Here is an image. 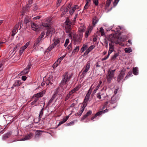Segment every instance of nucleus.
Returning <instances> with one entry per match:
<instances>
[{
    "mask_svg": "<svg viewBox=\"0 0 147 147\" xmlns=\"http://www.w3.org/2000/svg\"><path fill=\"white\" fill-rule=\"evenodd\" d=\"M73 74H70L68 72H66L63 74V76L61 82V85L65 84L69 81L71 78Z\"/></svg>",
    "mask_w": 147,
    "mask_h": 147,
    "instance_id": "nucleus-1",
    "label": "nucleus"
},
{
    "mask_svg": "<svg viewBox=\"0 0 147 147\" xmlns=\"http://www.w3.org/2000/svg\"><path fill=\"white\" fill-rule=\"evenodd\" d=\"M117 101V99L116 96L115 95L113 96L111 98L109 102L107 101L104 103V105L102 108V109H104L105 108L107 107L108 104L109 103V106L111 107V105L115 103Z\"/></svg>",
    "mask_w": 147,
    "mask_h": 147,
    "instance_id": "nucleus-2",
    "label": "nucleus"
},
{
    "mask_svg": "<svg viewBox=\"0 0 147 147\" xmlns=\"http://www.w3.org/2000/svg\"><path fill=\"white\" fill-rule=\"evenodd\" d=\"M33 0H28V3L25 7H23V10L22 12V16L24 15V13L28 11L29 9L31 7V4L33 2Z\"/></svg>",
    "mask_w": 147,
    "mask_h": 147,
    "instance_id": "nucleus-3",
    "label": "nucleus"
},
{
    "mask_svg": "<svg viewBox=\"0 0 147 147\" xmlns=\"http://www.w3.org/2000/svg\"><path fill=\"white\" fill-rule=\"evenodd\" d=\"M65 22L66 25L65 26V31L67 33L70 34L71 32V22L68 18H67L66 19Z\"/></svg>",
    "mask_w": 147,
    "mask_h": 147,
    "instance_id": "nucleus-4",
    "label": "nucleus"
},
{
    "mask_svg": "<svg viewBox=\"0 0 147 147\" xmlns=\"http://www.w3.org/2000/svg\"><path fill=\"white\" fill-rule=\"evenodd\" d=\"M119 38L115 34H111L108 38V40L111 42L112 43H115L117 44L118 43Z\"/></svg>",
    "mask_w": 147,
    "mask_h": 147,
    "instance_id": "nucleus-5",
    "label": "nucleus"
},
{
    "mask_svg": "<svg viewBox=\"0 0 147 147\" xmlns=\"http://www.w3.org/2000/svg\"><path fill=\"white\" fill-rule=\"evenodd\" d=\"M83 35V33H81L74 36L73 37L74 42L80 43L82 39Z\"/></svg>",
    "mask_w": 147,
    "mask_h": 147,
    "instance_id": "nucleus-6",
    "label": "nucleus"
},
{
    "mask_svg": "<svg viewBox=\"0 0 147 147\" xmlns=\"http://www.w3.org/2000/svg\"><path fill=\"white\" fill-rule=\"evenodd\" d=\"M126 70V69L124 68H123L121 70L120 73L117 78V81L118 82H120L123 79L125 74Z\"/></svg>",
    "mask_w": 147,
    "mask_h": 147,
    "instance_id": "nucleus-7",
    "label": "nucleus"
},
{
    "mask_svg": "<svg viewBox=\"0 0 147 147\" xmlns=\"http://www.w3.org/2000/svg\"><path fill=\"white\" fill-rule=\"evenodd\" d=\"M90 62L89 61H88L85 66V69L83 71L81 74V76H82V77H84L85 76L86 73L89 70L90 68Z\"/></svg>",
    "mask_w": 147,
    "mask_h": 147,
    "instance_id": "nucleus-8",
    "label": "nucleus"
},
{
    "mask_svg": "<svg viewBox=\"0 0 147 147\" xmlns=\"http://www.w3.org/2000/svg\"><path fill=\"white\" fill-rule=\"evenodd\" d=\"M46 92L45 90H44L42 91L34 94L32 97L33 98H38L42 97L45 94Z\"/></svg>",
    "mask_w": 147,
    "mask_h": 147,
    "instance_id": "nucleus-9",
    "label": "nucleus"
},
{
    "mask_svg": "<svg viewBox=\"0 0 147 147\" xmlns=\"http://www.w3.org/2000/svg\"><path fill=\"white\" fill-rule=\"evenodd\" d=\"M31 64L29 63L26 68L20 73V75H25L28 74L29 71V69L31 68Z\"/></svg>",
    "mask_w": 147,
    "mask_h": 147,
    "instance_id": "nucleus-10",
    "label": "nucleus"
},
{
    "mask_svg": "<svg viewBox=\"0 0 147 147\" xmlns=\"http://www.w3.org/2000/svg\"><path fill=\"white\" fill-rule=\"evenodd\" d=\"M12 134V132L11 131H8L6 133L4 134L2 137L3 140H5L9 138Z\"/></svg>",
    "mask_w": 147,
    "mask_h": 147,
    "instance_id": "nucleus-11",
    "label": "nucleus"
},
{
    "mask_svg": "<svg viewBox=\"0 0 147 147\" xmlns=\"http://www.w3.org/2000/svg\"><path fill=\"white\" fill-rule=\"evenodd\" d=\"M33 136V134L31 133H30V134H28L25 136L24 138H22L20 140H29Z\"/></svg>",
    "mask_w": 147,
    "mask_h": 147,
    "instance_id": "nucleus-12",
    "label": "nucleus"
},
{
    "mask_svg": "<svg viewBox=\"0 0 147 147\" xmlns=\"http://www.w3.org/2000/svg\"><path fill=\"white\" fill-rule=\"evenodd\" d=\"M92 111L91 110L89 111L85 115L83 116L81 118L82 120H84L85 118H87L88 116L92 114Z\"/></svg>",
    "mask_w": 147,
    "mask_h": 147,
    "instance_id": "nucleus-13",
    "label": "nucleus"
},
{
    "mask_svg": "<svg viewBox=\"0 0 147 147\" xmlns=\"http://www.w3.org/2000/svg\"><path fill=\"white\" fill-rule=\"evenodd\" d=\"M22 84V82L21 81L18 80L16 81L15 83L13 84L12 88H13L14 87L18 86H20Z\"/></svg>",
    "mask_w": 147,
    "mask_h": 147,
    "instance_id": "nucleus-14",
    "label": "nucleus"
},
{
    "mask_svg": "<svg viewBox=\"0 0 147 147\" xmlns=\"http://www.w3.org/2000/svg\"><path fill=\"white\" fill-rule=\"evenodd\" d=\"M31 26L32 29L34 31L37 30L39 28L38 26L36 24L34 23H33L31 24Z\"/></svg>",
    "mask_w": 147,
    "mask_h": 147,
    "instance_id": "nucleus-15",
    "label": "nucleus"
},
{
    "mask_svg": "<svg viewBox=\"0 0 147 147\" xmlns=\"http://www.w3.org/2000/svg\"><path fill=\"white\" fill-rule=\"evenodd\" d=\"M88 47V45L87 44H84L81 49V53L83 52Z\"/></svg>",
    "mask_w": 147,
    "mask_h": 147,
    "instance_id": "nucleus-16",
    "label": "nucleus"
},
{
    "mask_svg": "<svg viewBox=\"0 0 147 147\" xmlns=\"http://www.w3.org/2000/svg\"><path fill=\"white\" fill-rule=\"evenodd\" d=\"M42 26L45 27L46 28L49 29L50 27V25L49 23H47L45 22H43L42 23Z\"/></svg>",
    "mask_w": 147,
    "mask_h": 147,
    "instance_id": "nucleus-17",
    "label": "nucleus"
},
{
    "mask_svg": "<svg viewBox=\"0 0 147 147\" xmlns=\"http://www.w3.org/2000/svg\"><path fill=\"white\" fill-rule=\"evenodd\" d=\"M42 132V131L40 130H37L35 133V139H36L37 137H38L39 136L41 135V132Z\"/></svg>",
    "mask_w": 147,
    "mask_h": 147,
    "instance_id": "nucleus-18",
    "label": "nucleus"
},
{
    "mask_svg": "<svg viewBox=\"0 0 147 147\" xmlns=\"http://www.w3.org/2000/svg\"><path fill=\"white\" fill-rule=\"evenodd\" d=\"M102 83V82L101 81H99V83L98 84V85H97V86L96 87L95 89H94L93 91V93L94 94L96 92L97 90L99 88V87L100 86V84Z\"/></svg>",
    "mask_w": 147,
    "mask_h": 147,
    "instance_id": "nucleus-19",
    "label": "nucleus"
},
{
    "mask_svg": "<svg viewBox=\"0 0 147 147\" xmlns=\"http://www.w3.org/2000/svg\"><path fill=\"white\" fill-rule=\"evenodd\" d=\"M85 30V28L84 26H81L80 27L79 29V31L80 32H84Z\"/></svg>",
    "mask_w": 147,
    "mask_h": 147,
    "instance_id": "nucleus-20",
    "label": "nucleus"
},
{
    "mask_svg": "<svg viewBox=\"0 0 147 147\" xmlns=\"http://www.w3.org/2000/svg\"><path fill=\"white\" fill-rule=\"evenodd\" d=\"M84 111V110H82V109L80 108V111L78 113H76L75 114L76 116H80L81 115Z\"/></svg>",
    "mask_w": 147,
    "mask_h": 147,
    "instance_id": "nucleus-21",
    "label": "nucleus"
},
{
    "mask_svg": "<svg viewBox=\"0 0 147 147\" xmlns=\"http://www.w3.org/2000/svg\"><path fill=\"white\" fill-rule=\"evenodd\" d=\"M68 119V118L67 117H66V118H64L62 121L59 122L58 125H61L67 121Z\"/></svg>",
    "mask_w": 147,
    "mask_h": 147,
    "instance_id": "nucleus-22",
    "label": "nucleus"
},
{
    "mask_svg": "<svg viewBox=\"0 0 147 147\" xmlns=\"http://www.w3.org/2000/svg\"><path fill=\"white\" fill-rule=\"evenodd\" d=\"M44 110V108H42L41 109L39 113V115L38 116V117L39 119H40L42 118Z\"/></svg>",
    "mask_w": 147,
    "mask_h": 147,
    "instance_id": "nucleus-23",
    "label": "nucleus"
},
{
    "mask_svg": "<svg viewBox=\"0 0 147 147\" xmlns=\"http://www.w3.org/2000/svg\"><path fill=\"white\" fill-rule=\"evenodd\" d=\"M60 63L57 60L53 64V68H56Z\"/></svg>",
    "mask_w": 147,
    "mask_h": 147,
    "instance_id": "nucleus-24",
    "label": "nucleus"
},
{
    "mask_svg": "<svg viewBox=\"0 0 147 147\" xmlns=\"http://www.w3.org/2000/svg\"><path fill=\"white\" fill-rule=\"evenodd\" d=\"M133 72L135 75H138V72L137 68L136 67L133 68Z\"/></svg>",
    "mask_w": 147,
    "mask_h": 147,
    "instance_id": "nucleus-25",
    "label": "nucleus"
},
{
    "mask_svg": "<svg viewBox=\"0 0 147 147\" xmlns=\"http://www.w3.org/2000/svg\"><path fill=\"white\" fill-rule=\"evenodd\" d=\"M79 49V46L76 47L75 49L73 50L72 54H74L76 52L77 53Z\"/></svg>",
    "mask_w": 147,
    "mask_h": 147,
    "instance_id": "nucleus-26",
    "label": "nucleus"
},
{
    "mask_svg": "<svg viewBox=\"0 0 147 147\" xmlns=\"http://www.w3.org/2000/svg\"><path fill=\"white\" fill-rule=\"evenodd\" d=\"M72 94L73 93H72V92L70 91L69 93L67 94V96H66L65 99V101L67 100L71 97Z\"/></svg>",
    "mask_w": 147,
    "mask_h": 147,
    "instance_id": "nucleus-27",
    "label": "nucleus"
},
{
    "mask_svg": "<svg viewBox=\"0 0 147 147\" xmlns=\"http://www.w3.org/2000/svg\"><path fill=\"white\" fill-rule=\"evenodd\" d=\"M30 19L28 17H26L24 20V22L26 24H27V23L30 22Z\"/></svg>",
    "mask_w": 147,
    "mask_h": 147,
    "instance_id": "nucleus-28",
    "label": "nucleus"
},
{
    "mask_svg": "<svg viewBox=\"0 0 147 147\" xmlns=\"http://www.w3.org/2000/svg\"><path fill=\"white\" fill-rule=\"evenodd\" d=\"M60 42V40L58 39H55L54 42L52 44L55 47Z\"/></svg>",
    "mask_w": 147,
    "mask_h": 147,
    "instance_id": "nucleus-29",
    "label": "nucleus"
},
{
    "mask_svg": "<svg viewBox=\"0 0 147 147\" xmlns=\"http://www.w3.org/2000/svg\"><path fill=\"white\" fill-rule=\"evenodd\" d=\"M52 81V79L51 80V79L50 78H49L46 81V83L47 85H51L52 84L51 82Z\"/></svg>",
    "mask_w": 147,
    "mask_h": 147,
    "instance_id": "nucleus-30",
    "label": "nucleus"
},
{
    "mask_svg": "<svg viewBox=\"0 0 147 147\" xmlns=\"http://www.w3.org/2000/svg\"><path fill=\"white\" fill-rule=\"evenodd\" d=\"M119 55L118 53H116L113 55L111 57V59L112 60H115L117 57Z\"/></svg>",
    "mask_w": 147,
    "mask_h": 147,
    "instance_id": "nucleus-31",
    "label": "nucleus"
},
{
    "mask_svg": "<svg viewBox=\"0 0 147 147\" xmlns=\"http://www.w3.org/2000/svg\"><path fill=\"white\" fill-rule=\"evenodd\" d=\"M18 31V30L14 28L12 31L11 36H14Z\"/></svg>",
    "mask_w": 147,
    "mask_h": 147,
    "instance_id": "nucleus-32",
    "label": "nucleus"
},
{
    "mask_svg": "<svg viewBox=\"0 0 147 147\" xmlns=\"http://www.w3.org/2000/svg\"><path fill=\"white\" fill-rule=\"evenodd\" d=\"M79 88L80 87L79 86H76V87H75L71 91L73 93L76 91L78 90H79Z\"/></svg>",
    "mask_w": 147,
    "mask_h": 147,
    "instance_id": "nucleus-33",
    "label": "nucleus"
},
{
    "mask_svg": "<svg viewBox=\"0 0 147 147\" xmlns=\"http://www.w3.org/2000/svg\"><path fill=\"white\" fill-rule=\"evenodd\" d=\"M90 95H88V94H86V95L85 97V98L84 100V102H88V101L89 100V97H90Z\"/></svg>",
    "mask_w": 147,
    "mask_h": 147,
    "instance_id": "nucleus-34",
    "label": "nucleus"
},
{
    "mask_svg": "<svg viewBox=\"0 0 147 147\" xmlns=\"http://www.w3.org/2000/svg\"><path fill=\"white\" fill-rule=\"evenodd\" d=\"M124 50L126 53H129L131 52L132 50L131 48H125Z\"/></svg>",
    "mask_w": 147,
    "mask_h": 147,
    "instance_id": "nucleus-35",
    "label": "nucleus"
},
{
    "mask_svg": "<svg viewBox=\"0 0 147 147\" xmlns=\"http://www.w3.org/2000/svg\"><path fill=\"white\" fill-rule=\"evenodd\" d=\"M41 40H40V39H39L38 38H37V39L36 41V42L34 43V46H36L38 44V43L40 42Z\"/></svg>",
    "mask_w": 147,
    "mask_h": 147,
    "instance_id": "nucleus-36",
    "label": "nucleus"
},
{
    "mask_svg": "<svg viewBox=\"0 0 147 147\" xmlns=\"http://www.w3.org/2000/svg\"><path fill=\"white\" fill-rule=\"evenodd\" d=\"M87 102H83V105L81 106V108L83 110H84L86 106Z\"/></svg>",
    "mask_w": 147,
    "mask_h": 147,
    "instance_id": "nucleus-37",
    "label": "nucleus"
},
{
    "mask_svg": "<svg viewBox=\"0 0 147 147\" xmlns=\"http://www.w3.org/2000/svg\"><path fill=\"white\" fill-rule=\"evenodd\" d=\"M99 31L100 32L101 35L102 36H103L105 34L104 30L102 27L100 28Z\"/></svg>",
    "mask_w": 147,
    "mask_h": 147,
    "instance_id": "nucleus-38",
    "label": "nucleus"
},
{
    "mask_svg": "<svg viewBox=\"0 0 147 147\" xmlns=\"http://www.w3.org/2000/svg\"><path fill=\"white\" fill-rule=\"evenodd\" d=\"M38 100V98H35V99L31 103V104L32 105H34V106L37 105H36L35 104V103Z\"/></svg>",
    "mask_w": 147,
    "mask_h": 147,
    "instance_id": "nucleus-39",
    "label": "nucleus"
},
{
    "mask_svg": "<svg viewBox=\"0 0 147 147\" xmlns=\"http://www.w3.org/2000/svg\"><path fill=\"white\" fill-rule=\"evenodd\" d=\"M94 47L95 46L94 45H92L90 46L87 50L88 51V52H90L94 48Z\"/></svg>",
    "mask_w": 147,
    "mask_h": 147,
    "instance_id": "nucleus-40",
    "label": "nucleus"
},
{
    "mask_svg": "<svg viewBox=\"0 0 147 147\" xmlns=\"http://www.w3.org/2000/svg\"><path fill=\"white\" fill-rule=\"evenodd\" d=\"M29 44L30 42H28L24 46L22 47L21 48H22L24 50L27 48L28 46L29 45Z\"/></svg>",
    "mask_w": 147,
    "mask_h": 147,
    "instance_id": "nucleus-41",
    "label": "nucleus"
},
{
    "mask_svg": "<svg viewBox=\"0 0 147 147\" xmlns=\"http://www.w3.org/2000/svg\"><path fill=\"white\" fill-rule=\"evenodd\" d=\"M114 74L111 72V71H109L108 75V76L113 78V77H114Z\"/></svg>",
    "mask_w": 147,
    "mask_h": 147,
    "instance_id": "nucleus-42",
    "label": "nucleus"
},
{
    "mask_svg": "<svg viewBox=\"0 0 147 147\" xmlns=\"http://www.w3.org/2000/svg\"><path fill=\"white\" fill-rule=\"evenodd\" d=\"M45 34V32H42L40 34V35L38 37V38L39 39H40V40H42V38L44 36Z\"/></svg>",
    "mask_w": 147,
    "mask_h": 147,
    "instance_id": "nucleus-43",
    "label": "nucleus"
},
{
    "mask_svg": "<svg viewBox=\"0 0 147 147\" xmlns=\"http://www.w3.org/2000/svg\"><path fill=\"white\" fill-rule=\"evenodd\" d=\"M90 33H91L90 32H89L88 31H86L84 34L85 37L86 38H87Z\"/></svg>",
    "mask_w": 147,
    "mask_h": 147,
    "instance_id": "nucleus-44",
    "label": "nucleus"
},
{
    "mask_svg": "<svg viewBox=\"0 0 147 147\" xmlns=\"http://www.w3.org/2000/svg\"><path fill=\"white\" fill-rule=\"evenodd\" d=\"M66 54L65 55H63L60 58H59L57 60L59 61V62H61V61L63 59L64 57L65 56Z\"/></svg>",
    "mask_w": 147,
    "mask_h": 147,
    "instance_id": "nucleus-45",
    "label": "nucleus"
},
{
    "mask_svg": "<svg viewBox=\"0 0 147 147\" xmlns=\"http://www.w3.org/2000/svg\"><path fill=\"white\" fill-rule=\"evenodd\" d=\"M113 78L107 76V81L109 83H110L111 82V80H112L113 79Z\"/></svg>",
    "mask_w": 147,
    "mask_h": 147,
    "instance_id": "nucleus-46",
    "label": "nucleus"
},
{
    "mask_svg": "<svg viewBox=\"0 0 147 147\" xmlns=\"http://www.w3.org/2000/svg\"><path fill=\"white\" fill-rule=\"evenodd\" d=\"M55 47L52 44L47 49V50L49 51L51 50Z\"/></svg>",
    "mask_w": 147,
    "mask_h": 147,
    "instance_id": "nucleus-47",
    "label": "nucleus"
},
{
    "mask_svg": "<svg viewBox=\"0 0 147 147\" xmlns=\"http://www.w3.org/2000/svg\"><path fill=\"white\" fill-rule=\"evenodd\" d=\"M112 0H107L106 4V6L107 7H108L109 6Z\"/></svg>",
    "mask_w": 147,
    "mask_h": 147,
    "instance_id": "nucleus-48",
    "label": "nucleus"
},
{
    "mask_svg": "<svg viewBox=\"0 0 147 147\" xmlns=\"http://www.w3.org/2000/svg\"><path fill=\"white\" fill-rule=\"evenodd\" d=\"M69 41L68 39L67 38V39H66V40H65V43L64 44V46L65 47H67L68 44V43H69Z\"/></svg>",
    "mask_w": 147,
    "mask_h": 147,
    "instance_id": "nucleus-49",
    "label": "nucleus"
},
{
    "mask_svg": "<svg viewBox=\"0 0 147 147\" xmlns=\"http://www.w3.org/2000/svg\"><path fill=\"white\" fill-rule=\"evenodd\" d=\"M92 85H92L91 86V87H90L89 89V90L88 93H87V94L89 95H90L91 93L92 92V91L93 89V88H92Z\"/></svg>",
    "mask_w": 147,
    "mask_h": 147,
    "instance_id": "nucleus-50",
    "label": "nucleus"
},
{
    "mask_svg": "<svg viewBox=\"0 0 147 147\" xmlns=\"http://www.w3.org/2000/svg\"><path fill=\"white\" fill-rule=\"evenodd\" d=\"M93 29V27L92 26H90L88 27L86 31H88L89 32L91 33V32Z\"/></svg>",
    "mask_w": 147,
    "mask_h": 147,
    "instance_id": "nucleus-51",
    "label": "nucleus"
},
{
    "mask_svg": "<svg viewBox=\"0 0 147 147\" xmlns=\"http://www.w3.org/2000/svg\"><path fill=\"white\" fill-rule=\"evenodd\" d=\"M132 74L131 72H129L127 74V75L125 78V80H126L129 77L131 76Z\"/></svg>",
    "mask_w": 147,
    "mask_h": 147,
    "instance_id": "nucleus-52",
    "label": "nucleus"
},
{
    "mask_svg": "<svg viewBox=\"0 0 147 147\" xmlns=\"http://www.w3.org/2000/svg\"><path fill=\"white\" fill-rule=\"evenodd\" d=\"M54 100H53L52 98L50 99L49 100V102L47 103V105H51V103L53 102Z\"/></svg>",
    "mask_w": 147,
    "mask_h": 147,
    "instance_id": "nucleus-53",
    "label": "nucleus"
},
{
    "mask_svg": "<svg viewBox=\"0 0 147 147\" xmlns=\"http://www.w3.org/2000/svg\"><path fill=\"white\" fill-rule=\"evenodd\" d=\"M98 21L95 19H94L92 21V24L94 26L97 23Z\"/></svg>",
    "mask_w": 147,
    "mask_h": 147,
    "instance_id": "nucleus-54",
    "label": "nucleus"
},
{
    "mask_svg": "<svg viewBox=\"0 0 147 147\" xmlns=\"http://www.w3.org/2000/svg\"><path fill=\"white\" fill-rule=\"evenodd\" d=\"M24 50L22 49L21 48L19 51V54L20 56H21L23 53Z\"/></svg>",
    "mask_w": 147,
    "mask_h": 147,
    "instance_id": "nucleus-55",
    "label": "nucleus"
},
{
    "mask_svg": "<svg viewBox=\"0 0 147 147\" xmlns=\"http://www.w3.org/2000/svg\"><path fill=\"white\" fill-rule=\"evenodd\" d=\"M109 49L114 50V47L113 45H112V43H109Z\"/></svg>",
    "mask_w": 147,
    "mask_h": 147,
    "instance_id": "nucleus-56",
    "label": "nucleus"
},
{
    "mask_svg": "<svg viewBox=\"0 0 147 147\" xmlns=\"http://www.w3.org/2000/svg\"><path fill=\"white\" fill-rule=\"evenodd\" d=\"M74 121H72L71 122L67 123L66 125V126H69L73 125L74 124Z\"/></svg>",
    "mask_w": 147,
    "mask_h": 147,
    "instance_id": "nucleus-57",
    "label": "nucleus"
},
{
    "mask_svg": "<svg viewBox=\"0 0 147 147\" xmlns=\"http://www.w3.org/2000/svg\"><path fill=\"white\" fill-rule=\"evenodd\" d=\"M103 113V111H99L96 114V115L97 116H98L102 114Z\"/></svg>",
    "mask_w": 147,
    "mask_h": 147,
    "instance_id": "nucleus-58",
    "label": "nucleus"
},
{
    "mask_svg": "<svg viewBox=\"0 0 147 147\" xmlns=\"http://www.w3.org/2000/svg\"><path fill=\"white\" fill-rule=\"evenodd\" d=\"M19 141V140L17 138H14L13 140H11L9 142V143H13L15 142H16Z\"/></svg>",
    "mask_w": 147,
    "mask_h": 147,
    "instance_id": "nucleus-59",
    "label": "nucleus"
},
{
    "mask_svg": "<svg viewBox=\"0 0 147 147\" xmlns=\"http://www.w3.org/2000/svg\"><path fill=\"white\" fill-rule=\"evenodd\" d=\"M93 3L96 5H97L98 4V0H93Z\"/></svg>",
    "mask_w": 147,
    "mask_h": 147,
    "instance_id": "nucleus-60",
    "label": "nucleus"
},
{
    "mask_svg": "<svg viewBox=\"0 0 147 147\" xmlns=\"http://www.w3.org/2000/svg\"><path fill=\"white\" fill-rule=\"evenodd\" d=\"M69 9L68 8H67L64 11L62 12V14L63 15L66 13L68 11Z\"/></svg>",
    "mask_w": 147,
    "mask_h": 147,
    "instance_id": "nucleus-61",
    "label": "nucleus"
},
{
    "mask_svg": "<svg viewBox=\"0 0 147 147\" xmlns=\"http://www.w3.org/2000/svg\"><path fill=\"white\" fill-rule=\"evenodd\" d=\"M57 92L55 93L53 95L51 98H52L53 100H54L57 95Z\"/></svg>",
    "mask_w": 147,
    "mask_h": 147,
    "instance_id": "nucleus-62",
    "label": "nucleus"
},
{
    "mask_svg": "<svg viewBox=\"0 0 147 147\" xmlns=\"http://www.w3.org/2000/svg\"><path fill=\"white\" fill-rule=\"evenodd\" d=\"M89 6V4H87V3H86L84 7V9H88Z\"/></svg>",
    "mask_w": 147,
    "mask_h": 147,
    "instance_id": "nucleus-63",
    "label": "nucleus"
},
{
    "mask_svg": "<svg viewBox=\"0 0 147 147\" xmlns=\"http://www.w3.org/2000/svg\"><path fill=\"white\" fill-rule=\"evenodd\" d=\"M78 6L77 5H74L73 7L72 8L75 11L76 9L78 8Z\"/></svg>",
    "mask_w": 147,
    "mask_h": 147,
    "instance_id": "nucleus-64",
    "label": "nucleus"
}]
</instances>
